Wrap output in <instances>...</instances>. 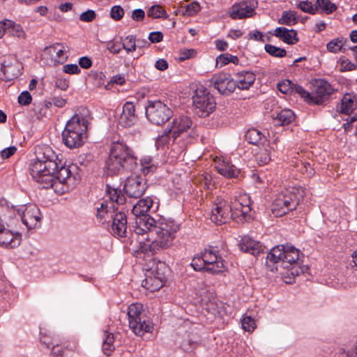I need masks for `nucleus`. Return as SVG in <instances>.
Wrapping results in <instances>:
<instances>
[{
  "label": "nucleus",
  "instance_id": "b1692460",
  "mask_svg": "<svg viewBox=\"0 0 357 357\" xmlns=\"http://www.w3.org/2000/svg\"><path fill=\"white\" fill-rule=\"evenodd\" d=\"M21 243V235L18 232L13 233L6 227L0 232V245L6 248L17 247Z\"/></svg>",
  "mask_w": 357,
  "mask_h": 357
},
{
  "label": "nucleus",
  "instance_id": "5fc2aeb1",
  "mask_svg": "<svg viewBox=\"0 0 357 357\" xmlns=\"http://www.w3.org/2000/svg\"><path fill=\"white\" fill-rule=\"evenodd\" d=\"M96 17V14L93 10H87L79 15V20L82 22H92Z\"/></svg>",
  "mask_w": 357,
  "mask_h": 357
},
{
  "label": "nucleus",
  "instance_id": "49530a36",
  "mask_svg": "<svg viewBox=\"0 0 357 357\" xmlns=\"http://www.w3.org/2000/svg\"><path fill=\"white\" fill-rule=\"evenodd\" d=\"M264 49L270 55L278 58L284 57L286 55V50L275 45L267 44L265 45Z\"/></svg>",
  "mask_w": 357,
  "mask_h": 357
},
{
  "label": "nucleus",
  "instance_id": "423d86ee",
  "mask_svg": "<svg viewBox=\"0 0 357 357\" xmlns=\"http://www.w3.org/2000/svg\"><path fill=\"white\" fill-rule=\"evenodd\" d=\"M300 252L291 245H280L273 248L266 256V266L271 271L278 270L274 264H280L284 268L291 266L296 268L298 265Z\"/></svg>",
  "mask_w": 357,
  "mask_h": 357
},
{
  "label": "nucleus",
  "instance_id": "4d7b16f0",
  "mask_svg": "<svg viewBox=\"0 0 357 357\" xmlns=\"http://www.w3.org/2000/svg\"><path fill=\"white\" fill-rule=\"evenodd\" d=\"M63 71L70 75H77L80 73V69L77 64H66L63 66Z\"/></svg>",
  "mask_w": 357,
  "mask_h": 357
},
{
  "label": "nucleus",
  "instance_id": "0e129e2a",
  "mask_svg": "<svg viewBox=\"0 0 357 357\" xmlns=\"http://www.w3.org/2000/svg\"><path fill=\"white\" fill-rule=\"evenodd\" d=\"M17 151V148L14 146L4 149L1 151L2 158L6 159L13 155Z\"/></svg>",
  "mask_w": 357,
  "mask_h": 357
},
{
  "label": "nucleus",
  "instance_id": "6e6d98bb",
  "mask_svg": "<svg viewBox=\"0 0 357 357\" xmlns=\"http://www.w3.org/2000/svg\"><path fill=\"white\" fill-rule=\"evenodd\" d=\"M170 133L171 132H168V129H166L165 131V133L162 135L160 136L157 139L156 142H155V145H156L157 148L162 147L169 143V135Z\"/></svg>",
  "mask_w": 357,
  "mask_h": 357
},
{
  "label": "nucleus",
  "instance_id": "9d476101",
  "mask_svg": "<svg viewBox=\"0 0 357 357\" xmlns=\"http://www.w3.org/2000/svg\"><path fill=\"white\" fill-rule=\"evenodd\" d=\"M231 211H233V220L238 223L250 222L254 218V213L252 211V201L246 193L238 192L230 202Z\"/></svg>",
  "mask_w": 357,
  "mask_h": 357
},
{
  "label": "nucleus",
  "instance_id": "774afa93",
  "mask_svg": "<svg viewBox=\"0 0 357 357\" xmlns=\"http://www.w3.org/2000/svg\"><path fill=\"white\" fill-rule=\"evenodd\" d=\"M339 357H357V340L354 347L351 350L341 352Z\"/></svg>",
  "mask_w": 357,
  "mask_h": 357
},
{
  "label": "nucleus",
  "instance_id": "58836bf2",
  "mask_svg": "<svg viewBox=\"0 0 357 357\" xmlns=\"http://www.w3.org/2000/svg\"><path fill=\"white\" fill-rule=\"evenodd\" d=\"M113 208L110 206L107 201L103 202L100 204V206L97 207L96 218L100 221H106L107 218L112 217V212L109 211V208Z\"/></svg>",
  "mask_w": 357,
  "mask_h": 357
},
{
  "label": "nucleus",
  "instance_id": "c85d7f7f",
  "mask_svg": "<svg viewBox=\"0 0 357 357\" xmlns=\"http://www.w3.org/2000/svg\"><path fill=\"white\" fill-rule=\"evenodd\" d=\"M274 36L279 38L284 43L294 45L298 41L296 31L288 29L284 27H278L274 30Z\"/></svg>",
  "mask_w": 357,
  "mask_h": 357
},
{
  "label": "nucleus",
  "instance_id": "864d4df0",
  "mask_svg": "<svg viewBox=\"0 0 357 357\" xmlns=\"http://www.w3.org/2000/svg\"><path fill=\"white\" fill-rule=\"evenodd\" d=\"M342 46V40L339 39H335L333 40L330 41L327 44V49L328 51L336 53L340 51Z\"/></svg>",
  "mask_w": 357,
  "mask_h": 357
},
{
  "label": "nucleus",
  "instance_id": "a211bd4d",
  "mask_svg": "<svg viewBox=\"0 0 357 357\" xmlns=\"http://www.w3.org/2000/svg\"><path fill=\"white\" fill-rule=\"evenodd\" d=\"M257 3L254 1H241L234 4L229 10V15L233 20H241L253 16Z\"/></svg>",
  "mask_w": 357,
  "mask_h": 357
},
{
  "label": "nucleus",
  "instance_id": "5701e85b",
  "mask_svg": "<svg viewBox=\"0 0 357 357\" xmlns=\"http://www.w3.org/2000/svg\"><path fill=\"white\" fill-rule=\"evenodd\" d=\"M44 52L49 54L53 60L60 63L65 62L68 57V50L61 43H56L46 47Z\"/></svg>",
  "mask_w": 357,
  "mask_h": 357
},
{
  "label": "nucleus",
  "instance_id": "e2e57ef3",
  "mask_svg": "<svg viewBox=\"0 0 357 357\" xmlns=\"http://www.w3.org/2000/svg\"><path fill=\"white\" fill-rule=\"evenodd\" d=\"M145 13L142 9H135L132 11V19L136 22H140L144 20Z\"/></svg>",
  "mask_w": 357,
  "mask_h": 357
},
{
  "label": "nucleus",
  "instance_id": "338daca9",
  "mask_svg": "<svg viewBox=\"0 0 357 357\" xmlns=\"http://www.w3.org/2000/svg\"><path fill=\"white\" fill-rule=\"evenodd\" d=\"M196 54V52L193 49L190 50H184L181 52L180 59L181 61H184L185 59H188L190 58L193 57Z\"/></svg>",
  "mask_w": 357,
  "mask_h": 357
},
{
  "label": "nucleus",
  "instance_id": "20e7f679",
  "mask_svg": "<svg viewBox=\"0 0 357 357\" xmlns=\"http://www.w3.org/2000/svg\"><path fill=\"white\" fill-rule=\"evenodd\" d=\"M137 160L133 151L125 143L114 142L106 162L107 174L113 176L123 170L131 171L135 167Z\"/></svg>",
  "mask_w": 357,
  "mask_h": 357
},
{
  "label": "nucleus",
  "instance_id": "13d9d810",
  "mask_svg": "<svg viewBox=\"0 0 357 357\" xmlns=\"http://www.w3.org/2000/svg\"><path fill=\"white\" fill-rule=\"evenodd\" d=\"M201 10L199 3L194 1L185 6V12L188 15H193Z\"/></svg>",
  "mask_w": 357,
  "mask_h": 357
},
{
  "label": "nucleus",
  "instance_id": "69168bd1",
  "mask_svg": "<svg viewBox=\"0 0 357 357\" xmlns=\"http://www.w3.org/2000/svg\"><path fill=\"white\" fill-rule=\"evenodd\" d=\"M163 35L160 31H153L149 33V39L153 43H159L162 40Z\"/></svg>",
  "mask_w": 357,
  "mask_h": 357
},
{
  "label": "nucleus",
  "instance_id": "7c9ffc66",
  "mask_svg": "<svg viewBox=\"0 0 357 357\" xmlns=\"http://www.w3.org/2000/svg\"><path fill=\"white\" fill-rule=\"evenodd\" d=\"M200 344V338L197 335L188 334L181 342L180 347L185 352L194 351Z\"/></svg>",
  "mask_w": 357,
  "mask_h": 357
},
{
  "label": "nucleus",
  "instance_id": "473e14b6",
  "mask_svg": "<svg viewBox=\"0 0 357 357\" xmlns=\"http://www.w3.org/2000/svg\"><path fill=\"white\" fill-rule=\"evenodd\" d=\"M263 149L256 154V160L259 165H264L269 162L271 159V152L277 148L274 144H267Z\"/></svg>",
  "mask_w": 357,
  "mask_h": 357
},
{
  "label": "nucleus",
  "instance_id": "72a5a7b5",
  "mask_svg": "<svg viewBox=\"0 0 357 357\" xmlns=\"http://www.w3.org/2000/svg\"><path fill=\"white\" fill-rule=\"evenodd\" d=\"M356 107V102L350 95H345L342 99L341 103L337 106V109L342 114L349 115Z\"/></svg>",
  "mask_w": 357,
  "mask_h": 357
},
{
  "label": "nucleus",
  "instance_id": "ddd939ff",
  "mask_svg": "<svg viewBox=\"0 0 357 357\" xmlns=\"http://www.w3.org/2000/svg\"><path fill=\"white\" fill-rule=\"evenodd\" d=\"M173 115L172 110L160 100H149L146 106V116L153 124L162 125Z\"/></svg>",
  "mask_w": 357,
  "mask_h": 357
},
{
  "label": "nucleus",
  "instance_id": "8fccbe9b",
  "mask_svg": "<svg viewBox=\"0 0 357 357\" xmlns=\"http://www.w3.org/2000/svg\"><path fill=\"white\" fill-rule=\"evenodd\" d=\"M243 328L248 332L253 331L256 328L255 321L250 316H245L241 320Z\"/></svg>",
  "mask_w": 357,
  "mask_h": 357
},
{
  "label": "nucleus",
  "instance_id": "2eb2a0df",
  "mask_svg": "<svg viewBox=\"0 0 357 357\" xmlns=\"http://www.w3.org/2000/svg\"><path fill=\"white\" fill-rule=\"evenodd\" d=\"M36 159L33 161L46 164L49 168H60L61 160L54 151L48 145H40L36 148Z\"/></svg>",
  "mask_w": 357,
  "mask_h": 357
},
{
  "label": "nucleus",
  "instance_id": "6e6552de",
  "mask_svg": "<svg viewBox=\"0 0 357 357\" xmlns=\"http://www.w3.org/2000/svg\"><path fill=\"white\" fill-rule=\"evenodd\" d=\"M304 195L302 188H288L279 192L273 202L272 211L276 216H282L296 209Z\"/></svg>",
  "mask_w": 357,
  "mask_h": 357
},
{
  "label": "nucleus",
  "instance_id": "f257e3e1",
  "mask_svg": "<svg viewBox=\"0 0 357 357\" xmlns=\"http://www.w3.org/2000/svg\"><path fill=\"white\" fill-rule=\"evenodd\" d=\"M153 200L146 197L137 202L132 212L136 217L134 234L144 252H156L171 247L180 230V225L171 218H160L158 221L148 213L153 206Z\"/></svg>",
  "mask_w": 357,
  "mask_h": 357
},
{
  "label": "nucleus",
  "instance_id": "37998d69",
  "mask_svg": "<svg viewBox=\"0 0 357 357\" xmlns=\"http://www.w3.org/2000/svg\"><path fill=\"white\" fill-rule=\"evenodd\" d=\"M317 13L319 10L326 13L331 14L337 9V6L330 0H316Z\"/></svg>",
  "mask_w": 357,
  "mask_h": 357
},
{
  "label": "nucleus",
  "instance_id": "603ef678",
  "mask_svg": "<svg viewBox=\"0 0 357 357\" xmlns=\"http://www.w3.org/2000/svg\"><path fill=\"white\" fill-rule=\"evenodd\" d=\"M299 170L303 174H305L308 177H311L315 174L314 169L308 162H302Z\"/></svg>",
  "mask_w": 357,
  "mask_h": 357
},
{
  "label": "nucleus",
  "instance_id": "39448f33",
  "mask_svg": "<svg viewBox=\"0 0 357 357\" xmlns=\"http://www.w3.org/2000/svg\"><path fill=\"white\" fill-rule=\"evenodd\" d=\"M6 218L8 227L17 225L20 220L28 229H31L40 227L42 215L37 206L29 204L9 208Z\"/></svg>",
  "mask_w": 357,
  "mask_h": 357
},
{
  "label": "nucleus",
  "instance_id": "79ce46f5",
  "mask_svg": "<svg viewBox=\"0 0 357 357\" xmlns=\"http://www.w3.org/2000/svg\"><path fill=\"white\" fill-rule=\"evenodd\" d=\"M298 87L301 86L295 85L289 79H284L278 84V90L284 94H291L292 93H296L298 94V91L297 90Z\"/></svg>",
  "mask_w": 357,
  "mask_h": 357
},
{
  "label": "nucleus",
  "instance_id": "7ed1b4c3",
  "mask_svg": "<svg viewBox=\"0 0 357 357\" xmlns=\"http://www.w3.org/2000/svg\"><path fill=\"white\" fill-rule=\"evenodd\" d=\"M89 123L88 111L75 114L69 119L62 132L63 144L70 149L82 146L87 138V130Z\"/></svg>",
  "mask_w": 357,
  "mask_h": 357
},
{
  "label": "nucleus",
  "instance_id": "f03ea898",
  "mask_svg": "<svg viewBox=\"0 0 357 357\" xmlns=\"http://www.w3.org/2000/svg\"><path fill=\"white\" fill-rule=\"evenodd\" d=\"M29 171L32 178L42 188H52L60 195L75 188L81 180L79 169L75 165L49 168L46 164L31 161Z\"/></svg>",
  "mask_w": 357,
  "mask_h": 357
},
{
  "label": "nucleus",
  "instance_id": "4468645a",
  "mask_svg": "<svg viewBox=\"0 0 357 357\" xmlns=\"http://www.w3.org/2000/svg\"><path fill=\"white\" fill-rule=\"evenodd\" d=\"M233 219V211L230 204L222 197H217L214 199L211 209L210 220L218 225L225 224Z\"/></svg>",
  "mask_w": 357,
  "mask_h": 357
},
{
  "label": "nucleus",
  "instance_id": "f8f14e48",
  "mask_svg": "<svg viewBox=\"0 0 357 357\" xmlns=\"http://www.w3.org/2000/svg\"><path fill=\"white\" fill-rule=\"evenodd\" d=\"M297 90L305 102L314 105L321 104L334 91L331 84L323 79L316 82L312 93L307 92L303 87H298Z\"/></svg>",
  "mask_w": 357,
  "mask_h": 357
},
{
  "label": "nucleus",
  "instance_id": "0eeeda50",
  "mask_svg": "<svg viewBox=\"0 0 357 357\" xmlns=\"http://www.w3.org/2000/svg\"><path fill=\"white\" fill-rule=\"evenodd\" d=\"M191 266L195 271H206L213 274L224 272L227 269L224 259L212 248H206L194 257Z\"/></svg>",
  "mask_w": 357,
  "mask_h": 357
},
{
  "label": "nucleus",
  "instance_id": "ea45409f",
  "mask_svg": "<svg viewBox=\"0 0 357 357\" xmlns=\"http://www.w3.org/2000/svg\"><path fill=\"white\" fill-rule=\"evenodd\" d=\"M141 171L145 175L153 173L157 165L154 163L153 159L150 156H144L140 160Z\"/></svg>",
  "mask_w": 357,
  "mask_h": 357
},
{
  "label": "nucleus",
  "instance_id": "6ab92c4d",
  "mask_svg": "<svg viewBox=\"0 0 357 357\" xmlns=\"http://www.w3.org/2000/svg\"><path fill=\"white\" fill-rule=\"evenodd\" d=\"M214 166L220 174L228 178H237L241 173L239 169L224 158H215Z\"/></svg>",
  "mask_w": 357,
  "mask_h": 357
},
{
  "label": "nucleus",
  "instance_id": "c9c22d12",
  "mask_svg": "<svg viewBox=\"0 0 357 357\" xmlns=\"http://www.w3.org/2000/svg\"><path fill=\"white\" fill-rule=\"evenodd\" d=\"M295 119V115L293 111L289 109H282L277 114V116L274 118L275 123L278 126H284L289 124Z\"/></svg>",
  "mask_w": 357,
  "mask_h": 357
},
{
  "label": "nucleus",
  "instance_id": "f704fd0d",
  "mask_svg": "<svg viewBox=\"0 0 357 357\" xmlns=\"http://www.w3.org/2000/svg\"><path fill=\"white\" fill-rule=\"evenodd\" d=\"M106 192L107 197L110 199V202H108V204L113 208L114 207V202H116L118 204H124L126 198L120 190L107 185Z\"/></svg>",
  "mask_w": 357,
  "mask_h": 357
},
{
  "label": "nucleus",
  "instance_id": "cd10ccee",
  "mask_svg": "<svg viewBox=\"0 0 357 357\" xmlns=\"http://www.w3.org/2000/svg\"><path fill=\"white\" fill-rule=\"evenodd\" d=\"M235 77L236 88L241 90L248 89L255 81V75L251 71L238 72Z\"/></svg>",
  "mask_w": 357,
  "mask_h": 357
},
{
  "label": "nucleus",
  "instance_id": "a18cd8bd",
  "mask_svg": "<svg viewBox=\"0 0 357 357\" xmlns=\"http://www.w3.org/2000/svg\"><path fill=\"white\" fill-rule=\"evenodd\" d=\"M147 15L153 18H168L166 10L160 5H153L147 10Z\"/></svg>",
  "mask_w": 357,
  "mask_h": 357
},
{
  "label": "nucleus",
  "instance_id": "052dcab7",
  "mask_svg": "<svg viewBox=\"0 0 357 357\" xmlns=\"http://www.w3.org/2000/svg\"><path fill=\"white\" fill-rule=\"evenodd\" d=\"M123 49V46L121 43L112 42L107 44V50L112 54H119Z\"/></svg>",
  "mask_w": 357,
  "mask_h": 357
},
{
  "label": "nucleus",
  "instance_id": "bb28decb",
  "mask_svg": "<svg viewBox=\"0 0 357 357\" xmlns=\"http://www.w3.org/2000/svg\"><path fill=\"white\" fill-rule=\"evenodd\" d=\"M240 249L253 255H257L264 251L263 245L257 241L253 240L249 236H244L239 243Z\"/></svg>",
  "mask_w": 357,
  "mask_h": 357
},
{
  "label": "nucleus",
  "instance_id": "e433bc0d",
  "mask_svg": "<svg viewBox=\"0 0 357 357\" xmlns=\"http://www.w3.org/2000/svg\"><path fill=\"white\" fill-rule=\"evenodd\" d=\"M7 33L10 36L20 39L26 38V33L23 27L20 24L10 20H8Z\"/></svg>",
  "mask_w": 357,
  "mask_h": 357
},
{
  "label": "nucleus",
  "instance_id": "393cba45",
  "mask_svg": "<svg viewBox=\"0 0 357 357\" xmlns=\"http://www.w3.org/2000/svg\"><path fill=\"white\" fill-rule=\"evenodd\" d=\"M112 233L119 237L126 236L127 231V217L123 212H119L112 217Z\"/></svg>",
  "mask_w": 357,
  "mask_h": 357
},
{
  "label": "nucleus",
  "instance_id": "aec40b11",
  "mask_svg": "<svg viewBox=\"0 0 357 357\" xmlns=\"http://www.w3.org/2000/svg\"><path fill=\"white\" fill-rule=\"evenodd\" d=\"M137 122L135 106L131 102H126L118 119L119 126L123 128H130Z\"/></svg>",
  "mask_w": 357,
  "mask_h": 357
},
{
  "label": "nucleus",
  "instance_id": "1a4fd4ad",
  "mask_svg": "<svg viewBox=\"0 0 357 357\" xmlns=\"http://www.w3.org/2000/svg\"><path fill=\"white\" fill-rule=\"evenodd\" d=\"M129 327L137 335L142 336L145 333H151L153 325L145 315L143 305L135 303L128 307Z\"/></svg>",
  "mask_w": 357,
  "mask_h": 357
},
{
  "label": "nucleus",
  "instance_id": "c03bdc74",
  "mask_svg": "<svg viewBox=\"0 0 357 357\" xmlns=\"http://www.w3.org/2000/svg\"><path fill=\"white\" fill-rule=\"evenodd\" d=\"M229 63H233L237 64L238 63V59L236 56L229 54L228 53L222 54L216 58V67L222 68Z\"/></svg>",
  "mask_w": 357,
  "mask_h": 357
},
{
  "label": "nucleus",
  "instance_id": "2f4dec72",
  "mask_svg": "<svg viewBox=\"0 0 357 357\" xmlns=\"http://www.w3.org/2000/svg\"><path fill=\"white\" fill-rule=\"evenodd\" d=\"M245 138L250 144L257 146H264L266 142V136L255 128L249 129L245 134Z\"/></svg>",
  "mask_w": 357,
  "mask_h": 357
},
{
  "label": "nucleus",
  "instance_id": "c756f323",
  "mask_svg": "<svg viewBox=\"0 0 357 357\" xmlns=\"http://www.w3.org/2000/svg\"><path fill=\"white\" fill-rule=\"evenodd\" d=\"M41 342L46 344L48 347L50 346V344H52V354L53 357H68V353H71L76 350L77 349V344L75 343H73L72 345L68 344L66 346H64V349L60 348L58 344H54V342L50 343L47 342L45 340H43L41 339Z\"/></svg>",
  "mask_w": 357,
  "mask_h": 357
},
{
  "label": "nucleus",
  "instance_id": "412c9836",
  "mask_svg": "<svg viewBox=\"0 0 357 357\" xmlns=\"http://www.w3.org/2000/svg\"><path fill=\"white\" fill-rule=\"evenodd\" d=\"M165 282L166 278L164 274L150 271L149 274L146 275V278L142 281V286L151 292H154L158 291Z\"/></svg>",
  "mask_w": 357,
  "mask_h": 357
},
{
  "label": "nucleus",
  "instance_id": "de8ad7c7",
  "mask_svg": "<svg viewBox=\"0 0 357 357\" xmlns=\"http://www.w3.org/2000/svg\"><path fill=\"white\" fill-rule=\"evenodd\" d=\"M297 7L300 8L302 11L310 14L314 15L317 13L316 1L314 4L308 1H301L298 4Z\"/></svg>",
  "mask_w": 357,
  "mask_h": 357
},
{
  "label": "nucleus",
  "instance_id": "bf43d9fd",
  "mask_svg": "<svg viewBox=\"0 0 357 357\" xmlns=\"http://www.w3.org/2000/svg\"><path fill=\"white\" fill-rule=\"evenodd\" d=\"M31 100V96L28 91H23L18 97L19 103L24 105L30 104Z\"/></svg>",
  "mask_w": 357,
  "mask_h": 357
},
{
  "label": "nucleus",
  "instance_id": "dca6fc26",
  "mask_svg": "<svg viewBox=\"0 0 357 357\" xmlns=\"http://www.w3.org/2000/svg\"><path fill=\"white\" fill-rule=\"evenodd\" d=\"M147 188L146 181L139 175L128 177L124 184V191L130 197L139 198Z\"/></svg>",
  "mask_w": 357,
  "mask_h": 357
},
{
  "label": "nucleus",
  "instance_id": "3c124183",
  "mask_svg": "<svg viewBox=\"0 0 357 357\" xmlns=\"http://www.w3.org/2000/svg\"><path fill=\"white\" fill-rule=\"evenodd\" d=\"M126 51L132 52L136 50L135 38L133 36H128L125 39V43L122 45Z\"/></svg>",
  "mask_w": 357,
  "mask_h": 357
},
{
  "label": "nucleus",
  "instance_id": "680f3d73",
  "mask_svg": "<svg viewBox=\"0 0 357 357\" xmlns=\"http://www.w3.org/2000/svg\"><path fill=\"white\" fill-rule=\"evenodd\" d=\"M55 86L62 91H66L69 87V81L64 78H58L55 82Z\"/></svg>",
  "mask_w": 357,
  "mask_h": 357
},
{
  "label": "nucleus",
  "instance_id": "9b49d317",
  "mask_svg": "<svg viewBox=\"0 0 357 357\" xmlns=\"http://www.w3.org/2000/svg\"><path fill=\"white\" fill-rule=\"evenodd\" d=\"M194 112L200 117L204 118L215 109L214 97L204 89H197L192 96Z\"/></svg>",
  "mask_w": 357,
  "mask_h": 357
},
{
  "label": "nucleus",
  "instance_id": "4c0bfd02",
  "mask_svg": "<svg viewBox=\"0 0 357 357\" xmlns=\"http://www.w3.org/2000/svg\"><path fill=\"white\" fill-rule=\"evenodd\" d=\"M115 335L112 333L108 331L104 332L102 351L105 354L109 356L115 349L114 345Z\"/></svg>",
  "mask_w": 357,
  "mask_h": 357
},
{
  "label": "nucleus",
  "instance_id": "a19ab883",
  "mask_svg": "<svg viewBox=\"0 0 357 357\" xmlns=\"http://www.w3.org/2000/svg\"><path fill=\"white\" fill-rule=\"evenodd\" d=\"M298 22V15L296 13L292 10H285L282 13L281 17L278 20V23L287 26L294 25Z\"/></svg>",
  "mask_w": 357,
  "mask_h": 357
},
{
  "label": "nucleus",
  "instance_id": "a878e982",
  "mask_svg": "<svg viewBox=\"0 0 357 357\" xmlns=\"http://www.w3.org/2000/svg\"><path fill=\"white\" fill-rule=\"evenodd\" d=\"M192 126V121L188 116H180L174 119L172 126L168 129V132H172L174 139H176L181 133L186 131Z\"/></svg>",
  "mask_w": 357,
  "mask_h": 357
},
{
  "label": "nucleus",
  "instance_id": "f3484780",
  "mask_svg": "<svg viewBox=\"0 0 357 357\" xmlns=\"http://www.w3.org/2000/svg\"><path fill=\"white\" fill-rule=\"evenodd\" d=\"M211 83L223 95H229L236 89L234 79L229 74L225 73L215 74L211 79Z\"/></svg>",
  "mask_w": 357,
  "mask_h": 357
},
{
  "label": "nucleus",
  "instance_id": "09e8293b",
  "mask_svg": "<svg viewBox=\"0 0 357 357\" xmlns=\"http://www.w3.org/2000/svg\"><path fill=\"white\" fill-rule=\"evenodd\" d=\"M125 14L124 9L120 5L113 6L109 12L110 17L114 21H120Z\"/></svg>",
  "mask_w": 357,
  "mask_h": 357
},
{
  "label": "nucleus",
  "instance_id": "4be33fe9",
  "mask_svg": "<svg viewBox=\"0 0 357 357\" xmlns=\"http://www.w3.org/2000/svg\"><path fill=\"white\" fill-rule=\"evenodd\" d=\"M1 70L8 80H12L20 75L18 63L11 56L4 58L1 63Z\"/></svg>",
  "mask_w": 357,
  "mask_h": 357
}]
</instances>
